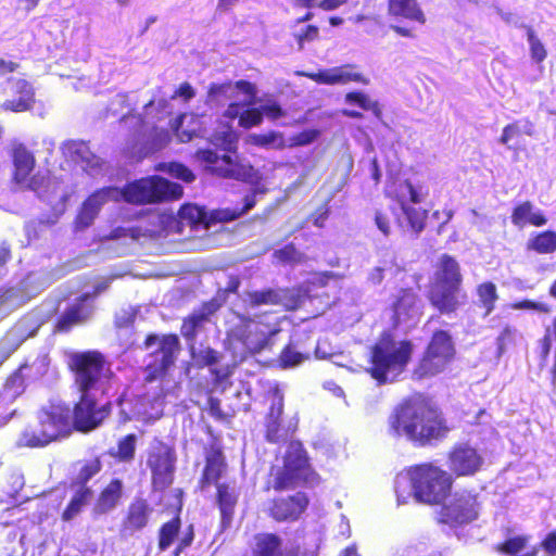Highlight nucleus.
Returning a JSON list of instances; mask_svg holds the SVG:
<instances>
[{"mask_svg": "<svg viewBox=\"0 0 556 556\" xmlns=\"http://www.w3.org/2000/svg\"><path fill=\"white\" fill-rule=\"evenodd\" d=\"M207 410L208 414L218 421H228L229 416L224 413L222 409L220 400L215 396H210L207 399Z\"/></svg>", "mask_w": 556, "mask_h": 556, "instance_id": "60", "label": "nucleus"}, {"mask_svg": "<svg viewBox=\"0 0 556 556\" xmlns=\"http://www.w3.org/2000/svg\"><path fill=\"white\" fill-rule=\"evenodd\" d=\"M64 154L75 163H81L87 166H96L98 159L90 150L87 142L83 140H70L64 143Z\"/></svg>", "mask_w": 556, "mask_h": 556, "instance_id": "35", "label": "nucleus"}, {"mask_svg": "<svg viewBox=\"0 0 556 556\" xmlns=\"http://www.w3.org/2000/svg\"><path fill=\"white\" fill-rule=\"evenodd\" d=\"M215 502L220 514V531L227 530L235 518L236 508L239 502V492L229 483L216 484Z\"/></svg>", "mask_w": 556, "mask_h": 556, "instance_id": "26", "label": "nucleus"}, {"mask_svg": "<svg viewBox=\"0 0 556 556\" xmlns=\"http://www.w3.org/2000/svg\"><path fill=\"white\" fill-rule=\"evenodd\" d=\"M28 368L27 363L21 364L7 379L4 382V387L9 390L14 391L15 393H20L25 389V376L23 375V370Z\"/></svg>", "mask_w": 556, "mask_h": 556, "instance_id": "55", "label": "nucleus"}, {"mask_svg": "<svg viewBox=\"0 0 556 556\" xmlns=\"http://www.w3.org/2000/svg\"><path fill=\"white\" fill-rule=\"evenodd\" d=\"M36 424L28 425L18 435L17 446L40 448L73 433L68 405L56 403L37 412Z\"/></svg>", "mask_w": 556, "mask_h": 556, "instance_id": "5", "label": "nucleus"}, {"mask_svg": "<svg viewBox=\"0 0 556 556\" xmlns=\"http://www.w3.org/2000/svg\"><path fill=\"white\" fill-rule=\"evenodd\" d=\"M320 136V131L318 129H304L292 137L287 141L288 148L303 147L313 143Z\"/></svg>", "mask_w": 556, "mask_h": 556, "instance_id": "54", "label": "nucleus"}, {"mask_svg": "<svg viewBox=\"0 0 556 556\" xmlns=\"http://www.w3.org/2000/svg\"><path fill=\"white\" fill-rule=\"evenodd\" d=\"M92 496L93 491L91 488H76L70 502L61 514L62 521L70 522L75 519L90 503Z\"/></svg>", "mask_w": 556, "mask_h": 556, "instance_id": "34", "label": "nucleus"}, {"mask_svg": "<svg viewBox=\"0 0 556 556\" xmlns=\"http://www.w3.org/2000/svg\"><path fill=\"white\" fill-rule=\"evenodd\" d=\"M345 102L355 104L365 111H371L376 117H381V109L379 103L370 101L368 96L363 91H351L345 94Z\"/></svg>", "mask_w": 556, "mask_h": 556, "instance_id": "48", "label": "nucleus"}, {"mask_svg": "<svg viewBox=\"0 0 556 556\" xmlns=\"http://www.w3.org/2000/svg\"><path fill=\"white\" fill-rule=\"evenodd\" d=\"M15 415L16 409H12L10 401L0 394V428L4 427Z\"/></svg>", "mask_w": 556, "mask_h": 556, "instance_id": "63", "label": "nucleus"}, {"mask_svg": "<svg viewBox=\"0 0 556 556\" xmlns=\"http://www.w3.org/2000/svg\"><path fill=\"white\" fill-rule=\"evenodd\" d=\"M263 117L266 116L270 121H277L286 116V111L277 101H267L261 106Z\"/></svg>", "mask_w": 556, "mask_h": 556, "instance_id": "59", "label": "nucleus"}, {"mask_svg": "<svg viewBox=\"0 0 556 556\" xmlns=\"http://www.w3.org/2000/svg\"><path fill=\"white\" fill-rule=\"evenodd\" d=\"M245 301L252 308L262 305H279L281 303V295L278 290L266 288L247 292Z\"/></svg>", "mask_w": 556, "mask_h": 556, "instance_id": "43", "label": "nucleus"}, {"mask_svg": "<svg viewBox=\"0 0 556 556\" xmlns=\"http://www.w3.org/2000/svg\"><path fill=\"white\" fill-rule=\"evenodd\" d=\"M427 193L421 191V187H416L409 179H405L399 184L396 201L402 203L410 202L414 204L420 203Z\"/></svg>", "mask_w": 556, "mask_h": 556, "instance_id": "46", "label": "nucleus"}, {"mask_svg": "<svg viewBox=\"0 0 556 556\" xmlns=\"http://www.w3.org/2000/svg\"><path fill=\"white\" fill-rule=\"evenodd\" d=\"M102 460L99 456L85 460L76 476L71 482V486L90 488L88 482L102 470Z\"/></svg>", "mask_w": 556, "mask_h": 556, "instance_id": "41", "label": "nucleus"}, {"mask_svg": "<svg viewBox=\"0 0 556 556\" xmlns=\"http://www.w3.org/2000/svg\"><path fill=\"white\" fill-rule=\"evenodd\" d=\"M227 470V460L219 439L213 435L208 446L204 448V467L199 479V488L205 490L211 484H219Z\"/></svg>", "mask_w": 556, "mask_h": 556, "instance_id": "19", "label": "nucleus"}, {"mask_svg": "<svg viewBox=\"0 0 556 556\" xmlns=\"http://www.w3.org/2000/svg\"><path fill=\"white\" fill-rule=\"evenodd\" d=\"M413 352L410 340L396 342L390 331H383L370 349L367 372L379 386L392 383L406 370Z\"/></svg>", "mask_w": 556, "mask_h": 556, "instance_id": "3", "label": "nucleus"}, {"mask_svg": "<svg viewBox=\"0 0 556 556\" xmlns=\"http://www.w3.org/2000/svg\"><path fill=\"white\" fill-rule=\"evenodd\" d=\"M389 16L406 20L424 25L427 21L418 0H387Z\"/></svg>", "mask_w": 556, "mask_h": 556, "instance_id": "32", "label": "nucleus"}, {"mask_svg": "<svg viewBox=\"0 0 556 556\" xmlns=\"http://www.w3.org/2000/svg\"><path fill=\"white\" fill-rule=\"evenodd\" d=\"M178 214L181 220L190 225H202L206 229L211 227L210 212L203 206L187 203L180 206Z\"/></svg>", "mask_w": 556, "mask_h": 556, "instance_id": "40", "label": "nucleus"}, {"mask_svg": "<svg viewBox=\"0 0 556 556\" xmlns=\"http://www.w3.org/2000/svg\"><path fill=\"white\" fill-rule=\"evenodd\" d=\"M400 207L406 218L408 229L414 233L418 235L420 233L425 227L426 222L428 218V212L427 210L420 208V207H414L408 205L405 201H402V203H399Z\"/></svg>", "mask_w": 556, "mask_h": 556, "instance_id": "42", "label": "nucleus"}, {"mask_svg": "<svg viewBox=\"0 0 556 556\" xmlns=\"http://www.w3.org/2000/svg\"><path fill=\"white\" fill-rule=\"evenodd\" d=\"M526 249L540 255L553 254L556 252V231L546 229L532 232L527 240Z\"/></svg>", "mask_w": 556, "mask_h": 556, "instance_id": "33", "label": "nucleus"}, {"mask_svg": "<svg viewBox=\"0 0 556 556\" xmlns=\"http://www.w3.org/2000/svg\"><path fill=\"white\" fill-rule=\"evenodd\" d=\"M448 468L456 477H468L477 473L483 458L477 448L467 443H457L448 452Z\"/></svg>", "mask_w": 556, "mask_h": 556, "instance_id": "20", "label": "nucleus"}, {"mask_svg": "<svg viewBox=\"0 0 556 556\" xmlns=\"http://www.w3.org/2000/svg\"><path fill=\"white\" fill-rule=\"evenodd\" d=\"M308 355L303 354L295 350V346L290 342L281 350L278 362L280 367L290 368L300 365L303 361L307 359Z\"/></svg>", "mask_w": 556, "mask_h": 556, "instance_id": "49", "label": "nucleus"}, {"mask_svg": "<svg viewBox=\"0 0 556 556\" xmlns=\"http://www.w3.org/2000/svg\"><path fill=\"white\" fill-rule=\"evenodd\" d=\"M462 286L463 275L458 262L450 254H442L434 273V282L430 286L427 299L441 315H453L467 300V294L463 291Z\"/></svg>", "mask_w": 556, "mask_h": 556, "instance_id": "4", "label": "nucleus"}, {"mask_svg": "<svg viewBox=\"0 0 556 556\" xmlns=\"http://www.w3.org/2000/svg\"><path fill=\"white\" fill-rule=\"evenodd\" d=\"M391 312L394 327L409 321H418L422 316V304L415 289L412 287L399 289L393 295Z\"/></svg>", "mask_w": 556, "mask_h": 556, "instance_id": "18", "label": "nucleus"}, {"mask_svg": "<svg viewBox=\"0 0 556 556\" xmlns=\"http://www.w3.org/2000/svg\"><path fill=\"white\" fill-rule=\"evenodd\" d=\"M210 142L224 151L236 152L238 138L231 130H226L213 134L210 138Z\"/></svg>", "mask_w": 556, "mask_h": 556, "instance_id": "50", "label": "nucleus"}, {"mask_svg": "<svg viewBox=\"0 0 556 556\" xmlns=\"http://www.w3.org/2000/svg\"><path fill=\"white\" fill-rule=\"evenodd\" d=\"M124 495V483L118 478L111 479L98 493L92 506L97 516L105 515L117 507Z\"/></svg>", "mask_w": 556, "mask_h": 556, "instance_id": "30", "label": "nucleus"}, {"mask_svg": "<svg viewBox=\"0 0 556 556\" xmlns=\"http://www.w3.org/2000/svg\"><path fill=\"white\" fill-rule=\"evenodd\" d=\"M177 455L173 445L155 440L147 453V466L151 472V485L154 491L168 489L175 478Z\"/></svg>", "mask_w": 556, "mask_h": 556, "instance_id": "12", "label": "nucleus"}, {"mask_svg": "<svg viewBox=\"0 0 556 556\" xmlns=\"http://www.w3.org/2000/svg\"><path fill=\"white\" fill-rule=\"evenodd\" d=\"M67 369L78 392L97 391L114 376L106 356L98 350L72 353L68 356Z\"/></svg>", "mask_w": 556, "mask_h": 556, "instance_id": "9", "label": "nucleus"}, {"mask_svg": "<svg viewBox=\"0 0 556 556\" xmlns=\"http://www.w3.org/2000/svg\"><path fill=\"white\" fill-rule=\"evenodd\" d=\"M194 526L189 525L186 530L182 533V536L179 539L176 548H175V555H179L181 552H184L186 548L191 546L193 540H194Z\"/></svg>", "mask_w": 556, "mask_h": 556, "instance_id": "62", "label": "nucleus"}, {"mask_svg": "<svg viewBox=\"0 0 556 556\" xmlns=\"http://www.w3.org/2000/svg\"><path fill=\"white\" fill-rule=\"evenodd\" d=\"M521 135V130H520V127L518 125L517 122H514L511 124H508L506 125L504 128H503V131H502V135L498 139V141L504 144V146H507L508 149H513L510 146H509V142L516 138V137H519Z\"/></svg>", "mask_w": 556, "mask_h": 556, "instance_id": "61", "label": "nucleus"}, {"mask_svg": "<svg viewBox=\"0 0 556 556\" xmlns=\"http://www.w3.org/2000/svg\"><path fill=\"white\" fill-rule=\"evenodd\" d=\"M270 405L265 416V437L268 442L277 443L280 439L281 416L283 413L285 397L278 387L269 391Z\"/></svg>", "mask_w": 556, "mask_h": 556, "instance_id": "29", "label": "nucleus"}, {"mask_svg": "<svg viewBox=\"0 0 556 556\" xmlns=\"http://www.w3.org/2000/svg\"><path fill=\"white\" fill-rule=\"evenodd\" d=\"M477 306L482 309L483 317H488L496 307L500 299L497 287L492 281H484L476 287Z\"/></svg>", "mask_w": 556, "mask_h": 556, "instance_id": "36", "label": "nucleus"}, {"mask_svg": "<svg viewBox=\"0 0 556 556\" xmlns=\"http://www.w3.org/2000/svg\"><path fill=\"white\" fill-rule=\"evenodd\" d=\"M250 556H299V547L285 548L283 540L275 532H257L249 544Z\"/></svg>", "mask_w": 556, "mask_h": 556, "instance_id": "24", "label": "nucleus"}, {"mask_svg": "<svg viewBox=\"0 0 556 556\" xmlns=\"http://www.w3.org/2000/svg\"><path fill=\"white\" fill-rule=\"evenodd\" d=\"M248 142L262 149L283 150L288 148L283 132L278 130H268L262 134H252L248 137Z\"/></svg>", "mask_w": 556, "mask_h": 556, "instance_id": "37", "label": "nucleus"}, {"mask_svg": "<svg viewBox=\"0 0 556 556\" xmlns=\"http://www.w3.org/2000/svg\"><path fill=\"white\" fill-rule=\"evenodd\" d=\"M456 353L452 333L445 329H435L412 369L413 380L422 381L443 374L455 361Z\"/></svg>", "mask_w": 556, "mask_h": 556, "instance_id": "8", "label": "nucleus"}, {"mask_svg": "<svg viewBox=\"0 0 556 556\" xmlns=\"http://www.w3.org/2000/svg\"><path fill=\"white\" fill-rule=\"evenodd\" d=\"M222 303L217 299H211L201 304L198 309L182 318L180 325V336L189 344H194L199 332L219 308Z\"/></svg>", "mask_w": 556, "mask_h": 556, "instance_id": "22", "label": "nucleus"}, {"mask_svg": "<svg viewBox=\"0 0 556 556\" xmlns=\"http://www.w3.org/2000/svg\"><path fill=\"white\" fill-rule=\"evenodd\" d=\"M121 193L129 204L147 205L179 200L184 189L177 182L152 175L127 182Z\"/></svg>", "mask_w": 556, "mask_h": 556, "instance_id": "10", "label": "nucleus"}, {"mask_svg": "<svg viewBox=\"0 0 556 556\" xmlns=\"http://www.w3.org/2000/svg\"><path fill=\"white\" fill-rule=\"evenodd\" d=\"M527 38L530 45V53L531 58L536 62L541 63L545 60L547 53L543 46V43L538 39L535 36L534 30L532 27H527Z\"/></svg>", "mask_w": 556, "mask_h": 556, "instance_id": "56", "label": "nucleus"}, {"mask_svg": "<svg viewBox=\"0 0 556 556\" xmlns=\"http://www.w3.org/2000/svg\"><path fill=\"white\" fill-rule=\"evenodd\" d=\"M263 119V112L261 111V108H250L240 114L238 124L244 129H250L261 125Z\"/></svg>", "mask_w": 556, "mask_h": 556, "instance_id": "53", "label": "nucleus"}, {"mask_svg": "<svg viewBox=\"0 0 556 556\" xmlns=\"http://www.w3.org/2000/svg\"><path fill=\"white\" fill-rule=\"evenodd\" d=\"M510 222L519 229L527 226L540 228L547 224V217L542 211L536 210L531 201L525 200L514 205Z\"/></svg>", "mask_w": 556, "mask_h": 556, "instance_id": "31", "label": "nucleus"}, {"mask_svg": "<svg viewBox=\"0 0 556 556\" xmlns=\"http://www.w3.org/2000/svg\"><path fill=\"white\" fill-rule=\"evenodd\" d=\"M320 482L321 478L313 467L306 448L295 440L288 444L282 465L270 468L265 489L282 492L296 488H314Z\"/></svg>", "mask_w": 556, "mask_h": 556, "instance_id": "2", "label": "nucleus"}, {"mask_svg": "<svg viewBox=\"0 0 556 556\" xmlns=\"http://www.w3.org/2000/svg\"><path fill=\"white\" fill-rule=\"evenodd\" d=\"M157 344L159 348L150 353L151 361L144 366V381L153 382L164 379L169 369L175 366L177 356L181 350L178 334L169 333H148L142 342L143 349H150Z\"/></svg>", "mask_w": 556, "mask_h": 556, "instance_id": "11", "label": "nucleus"}, {"mask_svg": "<svg viewBox=\"0 0 556 556\" xmlns=\"http://www.w3.org/2000/svg\"><path fill=\"white\" fill-rule=\"evenodd\" d=\"M137 435L128 433L117 441L116 451L111 456L118 463H130L135 459Z\"/></svg>", "mask_w": 556, "mask_h": 556, "instance_id": "44", "label": "nucleus"}, {"mask_svg": "<svg viewBox=\"0 0 556 556\" xmlns=\"http://www.w3.org/2000/svg\"><path fill=\"white\" fill-rule=\"evenodd\" d=\"M189 353L190 358L197 368L215 366L223 357L219 351L210 345L195 349L194 344H189Z\"/></svg>", "mask_w": 556, "mask_h": 556, "instance_id": "38", "label": "nucleus"}, {"mask_svg": "<svg viewBox=\"0 0 556 556\" xmlns=\"http://www.w3.org/2000/svg\"><path fill=\"white\" fill-rule=\"evenodd\" d=\"M87 295H79L53 321L54 333H68L73 328L86 324L93 314L92 303H86Z\"/></svg>", "mask_w": 556, "mask_h": 556, "instance_id": "21", "label": "nucleus"}, {"mask_svg": "<svg viewBox=\"0 0 556 556\" xmlns=\"http://www.w3.org/2000/svg\"><path fill=\"white\" fill-rule=\"evenodd\" d=\"M11 92L14 98L5 100L2 108L11 112H25L35 104V90L33 85L24 78L9 79Z\"/></svg>", "mask_w": 556, "mask_h": 556, "instance_id": "27", "label": "nucleus"}, {"mask_svg": "<svg viewBox=\"0 0 556 556\" xmlns=\"http://www.w3.org/2000/svg\"><path fill=\"white\" fill-rule=\"evenodd\" d=\"M309 497L298 491L286 496L274 497L267 507V515L276 522H294L307 510Z\"/></svg>", "mask_w": 556, "mask_h": 556, "instance_id": "16", "label": "nucleus"}, {"mask_svg": "<svg viewBox=\"0 0 556 556\" xmlns=\"http://www.w3.org/2000/svg\"><path fill=\"white\" fill-rule=\"evenodd\" d=\"M79 397L71 410L73 431L88 433L111 415L112 403L100 404L92 392H78Z\"/></svg>", "mask_w": 556, "mask_h": 556, "instance_id": "13", "label": "nucleus"}, {"mask_svg": "<svg viewBox=\"0 0 556 556\" xmlns=\"http://www.w3.org/2000/svg\"><path fill=\"white\" fill-rule=\"evenodd\" d=\"M273 258L282 265H298L306 261V256L302 253L293 242L287 243L277 249L273 253Z\"/></svg>", "mask_w": 556, "mask_h": 556, "instance_id": "45", "label": "nucleus"}, {"mask_svg": "<svg viewBox=\"0 0 556 556\" xmlns=\"http://www.w3.org/2000/svg\"><path fill=\"white\" fill-rule=\"evenodd\" d=\"M280 332L276 325L258 318L241 315L239 324L226 332L225 346L235 355L242 357L256 355L269 350L275 344V337Z\"/></svg>", "mask_w": 556, "mask_h": 556, "instance_id": "6", "label": "nucleus"}, {"mask_svg": "<svg viewBox=\"0 0 556 556\" xmlns=\"http://www.w3.org/2000/svg\"><path fill=\"white\" fill-rule=\"evenodd\" d=\"M516 330L510 326H505L497 337V348L502 352L508 344L515 340Z\"/></svg>", "mask_w": 556, "mask_h": 556, "instance_id": "64", "label": "nucleus"}, {"mask_svg": "<svg viewBox=\"0 0 556 556\" xmlns=\"http://www.w3.org/2000/svg\"><path fill=\"white\" fill-rule=\"evenodd\" d=\"M514 309H530L535 311L543 314H548L551 312V307L542 302H536L530 299H523L520 301L514 302L511 305Z\"/></svg>", "mask_w": 556, "mask_h": 556, "instance_id": "58", "label": "nucleus"}, {"mask_svg": "<svg viewBox=\"0 0 556 556\" xmlns=\"http://www.w3.org/2000/svg\"><path fill=\"white\" fill-rule=\"evenodd\" d=\"M153 507L141 496L134 497L128 504L119 525V536H138L149 526Z\"/></svg>", "mask_w": 556, "mask_h": 556, "instance_id": "17", "label": "nucleus"}, {"mask_svg": "<svg viewBox=\"0 0 556 556\" xmlns=\"http://www.w3.org/2000/svg\"><path fill=\"white\" fill-rule=\"evenodd\" d=\"M181 528V519L177 513L170 520L161 525L157 533V548L166 551L176 540Z\"/></svg>", "mask_w": 556, "mask_h": 556, "instance_id": "39", "label": "nucleus"}, {"mask_svg": "<svg viewBox=\"0 0 556 556\" xmlns=\"http://www.w3.org/2000/svg\"><path fill=\"white\" fill-rule=\"evenodd\" d=\"M194 155L206 165L212 174L219 177L239 179L247 173L244 166L236 162L230 155L219 156L211 149H199Z\"/></svg>", "mask_w": 556, "mask_h": 556, "instance_id": "23", "label": "nucleus"}, {"mask_svg": "<svg viewBox=\"0 0 556 556\" xmlns=\"http://www.w3.org/2000/svg\"><path fill=\"white\" fill-rule=\"evenodd\" d=\"M242 216L238 208H216L210 212L211 226L218 223H229Z\"/></svg>", "mask_w": 556, "mask_h": 556, "instance_id": "57", "label": "nucleus"}, {"mask_svg": "<svg viewBox=\"0 0 556 556\" xmlns=\"http://www.w3.org/2000/svg\"><path fill=\"white\" fill-rule=\"evenodd\" d=\"M528 544V536L516 535L509 538L495 546L496 552L505 555H516L521 552Z\"/></svg>", "mask_w": 556, "mask_h": 556, "instance_id": "51", "label": "nucleus"}, {"mask_svg": "<svg viewBox=\"0 0 556 556\" xmlns=\"http://www.w3.org/2000/svg\"><path fill=\"white\" fill-rule=\"evenodd\" d=\"M110 191V188L99 189L83 202L74 219V229L76 231L85 230L93 224L101 206L106 202Z\"/></svg>", "mask_w": 556, "mask_h": 556, "instance_id": "28", "label": "nucleus"}, {"mask_svg": "<svg viewBox=\"0 0 556 556\" xmlns=\"http://www.w3.org/2000/svg\"><path fill=\"white\" fill-rule=\"evenodd\" d=\"M12 181L22 188L39 191L47 186V177L41 173L31 175L36 167L34 153L24 144L15 143L11 149Z\"/></svg>", "mask_w": 556, "mask_h": 556, "instance_id": "15", "label": "nucleus"}, {"mask_svg": "<svg viewBox=\"0 0 556 556\" xmlns=\"http://www.w3.org/2000/svg\"><path fill=\"white\" fill-rule=\"evenodd\" d=\"M479 509L478 494L462 490L456 492L448 503L441 506L438 513V522L450 527H460L478 519Z\"/></svg>", "mask_w": 556, "mask_h": 556, "instance_id": "14", "label": "nucleus"}, {"mask_svg": "<svg viewBox=\"0 0 556 556\" xmlns=\"http://www.w3.org/2000/svg\"><path fill=\"white\" fill-rule=\"evenodd\" d=\"M354 68H356L355 64H343L341 66L320 70L316 73H306L304 75L313 81L323 85H344L351 81L367 85L368 79L362 73L353 72Z\"/></svg>", "mask_w": 556, "mask_h": 556, "instance_id": "25", "label": "nucleus"}, {"mask_svg": "<svg viewBox=\"0 0 556 556\" xmlns=\"http://www.w3.org/2000/svg\"><path fill=\"white\" fill-rule=\"evenodd\" d=\"M388 425L395 437L405 438L416 447L435 445L452 430L442 408L424 394L403 399L390 414Z\"/></svg>", "mask_w": 556, "mask_h": 556, "instance_id": "1", "label": "nucleus"}, {"mask_svg": "<svg viewBox=\"0 0 556 556\" xmlns=\"http://www.w3.org/2000/svg\"><path fill=\"white\" fill-rule=\"evenodd\" d=\"M157 169L187 184L192 182L195 179L193 172L188 166L179 162L161 163L157 166Z\"/></svg>", "mask_w": 556, "mask_h": 556, "instance_id": "47", "label": "nucleus"}, {"mask_svg": "<svg viewBox=\"0 0 556 556\" xmlns=\"http://www.w3.org/2000/svg\"><path fill=\"white\" fill-rule=\"evenodd\" d=\"M415 500L427 505H440L450 495L453 477L432 463H421L406 469Z\"/></svg>", "mask_w": 556, "mask_h": 556, "instance_id": "7", "label": "nucleus"}, {"mask_svg": "<svg viewBox=\"0 0 556 556\" xmlns=\"http://www.w3.org/2000/svg\"><path fill=\"white\" fill-rule=\"evenodd\" d=\"M292 36L296 42L298 50L301 51L304 49L306 43L319 39L320 30L317 25L308 24L302 27L299 31L293 33Z\"/></svg>", "mask_w": 556, "mask_h": 556, "instance_id": "52", "label": "nucleus"}]
</instances>
